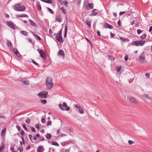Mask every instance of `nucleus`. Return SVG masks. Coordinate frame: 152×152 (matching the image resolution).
<instances>
[{
  "label": "nucleus",
  "mask_w": 152,
  "mask_h": 152,
  "mask_svg": "<svg viewBox=\"0 0 152 152\" xmlns=\"http://www.w3.org/2000/svg\"><path fill=\"white\" fill-rule=\"evenodd\" d=\"M135 21L134 20L131 23V26H132L133 25H134V22H135Z\"/></svg>",
  "instance_id": "obj_64"
},
{
  "label": "nucleus",
  "mask_w": 152,
  "mask_h": 152,
  "mask_svg": "<svg viewBox=\"0 0 152 152\" xmlns=\"http://www.w3.org/2000/svg\"><path fill=\"white\" fill-rule=\"evenodd\" d=\"M62 31L61 30L58 33L55 34H54L56 35V39L58 41L60 42H63V37L62 36Z\"/></svg>",
  "instance_id": "obj_4"
},
{
  "label": "nucleus",
  "mask_w": 152,
  "mask_h": 152,
  "mask_svg": "<svg viewBox=\"0 0 152 152\" xmlns=\"http://www.w3.org/2000/svg\"><path fill=\"white\" fill-rule=\"evenodd\" d=\"M120 39L124 42L127 40V39H125L121 37H120Z\"/></svg>",
  "instance_id": "obj_45"
},
{
  "label": "nucleus",
  "mask_w": 152,
  "mask_h": 152,
  "mask_svg": "<svg viewBox=\"0 0 152 152\" xmlns=\"http://www.w3.org/2000/svg\"><path fill=\"white\" fill-rule=\"evenodd\" d=\"M65 34L64 35V37H65L66 36V31H67V27L66 26H65Z\"/></svg>",
  "instance_id": "obj_50"
},
{
  "label": "nucleus",
  "mask_w": 152,
  "mask_h": 152,
  "mask_svg": "<svg viewBox=\"0 0 152 152\" xmlns=\"http://www.w3.org/2000/svg\"><path fill=\"white\" fill-rule=\"evenodd\" d=\"M130 102L134 104H136L137 103V101L136 99L133 97H130L129 99Z\"/></svg>",
  "instance_id": "obj_11"
},
{
  "label": "nucleus",
  "mask_w": 152,
  "mask_h": 152,
  "mask_svg": "<svg viewBox=\"0 0 152 152\" xmlns=\"http://www.w3.org/2000/svg\"><path fill=\"white\" fill-rule=\"evenodd\" d=\"M21 139L23 141V144L24 145H25V140H24V139L23 138V137L22 136H21Z\"/></svg>",
  "instance_id": "obj_46"
},
{
  "label": "nucleus",
  "mask_w": 152,
  "mask_h": 152,
  "mask_svg": "<svg viewBox=\"0 0 152 152\" xmlns=\"http://www.w3.org/2000/svg\"><path fill=\"white\" fill-rule=\"evenodd\" d=\"M93 4L92 3H89L86 5V8L88 10H89L93 9Z\"/></svg>",
  "instance_id": "obj_10"
},
{
  "label": "nucleus",
  "mask_w": 152,
  "mask_h": 152,
  "mask_svg": "<svg viewBox=\"0 0 152 152\" xmlns=\"http://www.w3.org/2000/svg\"><path fill=\"white\" fill-rule=\"evenodd\" d=\"M107 57L111 61H114L115 60V58H113L112 56L110 55H107Z\"/></svg>",
  "instance_id": "obj_29"
},
{
  "label": "nucleus",
  "mask_w": 152,
  "mask_h": 152,
  "mask_svg": "<svg viewBox=\"0 0 152 152\" xmlns=\"http://www.w3.org/2000/svg\"><path fill=\"white\" fill-rule=\"evenodd\" d=\"M61 10H62V12L64 14H66V10L65 9L64 7H62Z\"/></svg>",
  "instance_id": "obj_32"
},
{
  "label": "nucleus",
  "mask_w": 152,
  "mask_h": 152,
  "mask_svg": "<svg viewBox=\"0 0 152 152\" xmlns=\"http://www.w3.org/2000/svg\"><path fill=\"white\" fill-rule=\"evenodd\" d=\"M147 78L149 79L150 77V74L148 73H146L145 74Z\"/></svg>",
  "instance_id": "obj_43"
},
{
  "label": "nucleus",
  "mask_w": 152,
  "mask_h": 152,
  "mask_svg": "<svg viewBox=\"0 0 152 152\" xmlns=\"http://www.w3.org/2000/svg\"><path fill=\"white\" fill-rule=\"evenodd\" d=\"M5 146V144L4 143H2L0 146V152L2 151Z\"/></svg>",
  "instance_id": "obj_23"
},
{
  "label": "nucleus",
  "mask_w": 152,
  "mask_h": 152,
  "mask_svg": "<svg viewBox=\"0 0 152 152\" xmlns=\"http://www.w3.org/2000/svg\"><path fill=\"white\" fill-rule=\"evenodd\" d=\"M39 140L40 141H43L44 140V137L42 136V137H39Z\"/></svg>",
  "instance_id": "obj_53"
},
{
  "label": "nucleus",
  "mask_w": 152,
  "mask_h": 152,
  "mask_svg": "<svg viewBox=\"0 0 152 152\" xmlns=\"http://www.w3.org/2000/svg\"><path fill=\"white\" fill-rule=\"evenodd\" d=\"M145 43V40H141L140 41H133L131 43V44L133 45L136 46H142L144 45Z\"/></svg>",
  "instance_id": "obj_2"
},
{
  "label": "nucleus",
  "mask_w": 152,
  "mask_h": 152,
  "mask_svg": "<svg viewBox=\"0 0 152 152\" xmlns=\"http://www.w3.org/2000/svg\"><path fill=\"white\" fill-rule=\"evenodd\" d=\"M37 50L41 56L42 58L44 59H46V58L47 57L45 55V53L42 50L38 49Z\"/></svg>",
  "instance_id": "obj_7"
},
{
  "label": "nucleus",
  "mask_w": 152,
  "mask_h": 152,
  "mask_svg": "<svg viewBox=\"0 0 152 152\" xmlns=\"http://www.w3.org/2000/svg\"><path fill=\"white\" fill-rule=\"evenodd\" d=\"M134 143V142L132 141L129 140V145H131L132 144H133Z\"/></svg>",
  "instance_id": "obj_48"
},
{
  "label": "nucleus",
  "mask_w": 152,
  "mask_h": 152,
  "mask_svg": "<svg viewBox=\"0 0 152 152\" xmlns=\"http://www.w3.org/2000/svg\"><path fill=\"white\" fill-rule=\"evenodd\" d=\"M15 10L19 11H23L25 10V7L23 6H20V4H17L13 6Z\"/></svg>",
  "instance_id": "obj_3"
},
{
  "label": "nucleus",
  "mask_w": 152,
  "mask_h": 152,
  "mask_svg": "<svg viewBox=\"0 0 152 152\" xmlns=\"http://www.w3.org/2000/svg\"><path fill=\"white\" fill-rule=\"evenodd\" d=\"M121 67H117L116 68V70L118 72H119L121 70Z\"/></svg>",
  "instance_id": "obj_41"
},
{
  "label": "nucleus",
  "mask_w": 152,
  "mask_h": 152,
  "mask_svg": "<svg viewBox=\"0 0 152 152\" xmlns=\"http://www.w3.org/2000/svg\"><path fill=\"white\" fill-rule=\"evenodd\" d=\"M6 43L7 46L11 50L13 49L12 44V42L9 40H7L6 42Z\"/></svg>",
  "instance_id": "obj_9"
},
{
  "label": "nucleus",
  "mask_w": 152,
  "mask_h": 152,
  "mask_svg": "<svg viewBox=\"0 0 152 152\" xmlns=\"http://www.w3.org/2000/svg\"><path fill=\"white\" fill-rule=\"evenodd\" d=\"M51 121H48L47 122V126L51 125Z\"/></svg>",
  "instance_id": "obj_42"
},
{
  "label": "nucleus",
  "mask_w": 152,
  "mask_h": 152,
  "mask_svg": "<svg viewBox=\"0 0 152 152\" xmlns=\"http://www.w3.org/2000/svg\"><path fill=\"white\" fill-rule=\"evenodd\" d=\"M29 21L30 22V24L32 26H34L35 28L37 27V26L36 24L33 22L32 20L31 19L29 20Z\"/></svg>",
  "instance_id": "obj_14"
},
{
  "label": "nucleus",
  "mask_w": 152,
  "mask_h": 152,
  "mask_svg": "<svg viewBox=\"0 0 152 152\" xmlns=\"http://www.w3.org/2000/svg\"><path fill=\"white\" fill-rule=\"evenodd\" d=\"M0 118L4 119L5 118V117L4 115H0Z\"/></svg>",
  "instance_id": "obj_57"
},
{
  "label": "nucleus",
  "mask_w": 152,
  "mask_h": 152,
  "mask_svg": "<svg viewBox=\"0 0 152 152\" xmlns=\"http://www.w3.org/2000/svg\"><path fill=\"white\" fill-rule=\"evenodd\" d=\"M128 56L127 55H125V60L126 61H127L128 60Z\"/></svg>",
  "instance_id": "obj_49"
},
{
  "label": "nucleus",
  "mask_w": 152,
  "mask_h": 152,
  "mask_svg": "<svg viewBox=\"0 0 152 152\" xmlns=\"http://www.w3.org/2000/svg\"><path fill=\"white\" fill-rule=\"evenodd\" d=\"M79 111L80 113L83 114L84 113V111L82 107L79 109Z\"/></svg>",
  "instance_id": "obj_33"
},
{
  "label": "nucleus",
  "mask_w": 152,
  "mask_h": 152,
  "mask_svg": "<svg viewBox=\"0 0 152 152\" xmlns=\"http://www.w3.org/2000/svg\"><path fill=\"white\" fill-rule=\"evenodd\" d=\"M142 96H143V97L148 99H151V98L150 97L149 95L147 94H142Z\"/></svg>",
  "instance_id": "obj_20"
},
{
  "label": "nucleus",
  "mask_w": 152,
  "mask_h": 152,
  "mask_svg": "<svg viewBox=\"0 0 152 152\" xmlns=\"http://www.w3.org/2000/svg\"><path fill=\"white\" fill-rule=\"evenodd\" d=\"M91 21L90 20H87L86 21V24L88 26L89 28L91 27Z\"/></svg>",
  "instance_id": "obj_22"
},
{
  "label": "nucleus",
  "mask_w": 152,
  "mask_h": 152,
  "mask_svg": "<svg viewBox=\"0 0 152 152\" xmlns=\"http://www.w3.org/2000/svg\"><path fill=\"white\" fill-rule=\"evenodd\" d=\"M12 51L17 56L19 57L20 56V54L19 53V52L15 48L13 49Z\"/></svg>",
  "instance_id": "obj_15"
},
{
  "label": "nucleus",
  "mask_w": 152,
  "mask_h": 152,
  "mask_svg": "<svg viewBox=\"0 0 152 152\" xmlns=\"http://www.w3.org/2000/svg\"><path fill=\"white\" fill-rule=\"evenodd\" d=\"M146 37V35L145 34H143L141 36V37L142 39H145Z\"/></svg>",
  "instance_id": "obj_35"
},
{
  "label": "nucleus",
  "mask_w": 152,
  "mask_h": 152,
  "mask_svg": "<svg viewBox=\"0 0 152 152\" xmlns=\"http://www.w3.org/2000/svg\"><path fill=\"white\" fill-rule=\"evenodd\" d=\"M58 54L61 55L63 57L64 56V53L61 50H59Z\"/></svg>",
  "instance_id": "obj_26"
},
{
  "label": "nucleus",
  "mask_w": 152,
  "mask_h": 152,
  "mask_svg": "<svg viewBox=\"0 0 152 152\" xmlns=\"http://www.w3.org/2000/svg\"><path fill=\"white\" fill-rule=\"evenodd\" d=\"M45 82L47 89H51L53 85L52 78L49 77H47Z\"/></svg>",
  "instance_id": "obj_1"
},
{
  "label": "nucleus",
  "mask_w": 152,
  "mask_h": 152,
  "mask_svg": "<svg viewBox=\"0 0 152 152\" xmlns=\"http://www.w3.org/2000/svg\"><path fill=\"white\" fill-rule=\"evenodd\" d=\"M50 142L52 145H54L57 146H59V145L58 144V143L57 142H56L52 141L51 142Z\"/></svg>",
  "instance_id": "obj_31"
},
{
  "label": "nucleus",
  "mask_w": 152,
  "mask_h": 152,
  "mask_svg": "<svg viewBox=\"0 0 152 152\" xmlns=\"http://www.w3.org/2000/svg\"><path fill=\"white\" fill-rule=\"evenodd\" d=\"M104 27L105 28H109L110 29H112L113 27L112 25H110L106 22L104 23Z\"/></svg>",
  "instance_id": "obj_13"
},
{
  "label": "nucleus",
  "mask_w": 152,
  "mask_h": 152,
  "mask_svg": "<svg viewBox=\"0 0 152 152\" xmlns=\"http://www.w3.org/2000/svg\"><path fill=\"white\" fill-rule=\"evenodd\" d=\"M17 17H20V18H22V17L28 18V16L26 14H23V15H17Z\"/></svg>",
  "instance_id": "obj_19"
},
{
  "label": "nucleus",
  "mask_w": 152,
  "mask_h": 152,
  "mask_svg": "<svg viewBox=\"0 0 152 152\" xmlns=\"http://www.w3.org/2000/svg\"><path fill=\"white\" fill-rule=\"evenodd\" d=\"M41 102L43 104H45L46 103V100L45 99H42L41 100Z\"/></svg>",
  "instance_id": "obj_37"
},
{
  "label": "nucleus",
  "mask_w": 152,
  "mask_h": 152,
  "mask_svg": "<svg viewBox=\"0 0 152 152\" xmlns=\"http://www.w3.org/2000/svg\"><path fill=\"white\" fill-rule=\"evenodd\" d=\"M29 136V138L30 139V140H31V138H32V136L30 134H29L28 135Z\"/></svg>",
  "instance_id": "obj_62"
},
{
  "label": "nucleus",
  "mask_w": 152,
  "mask_h": 152,
  "mask_svg": "<svg viewBox=\"0 0 152 152\" xmlns=\"http://www.w3.org/2000/svg\"><path fill=\"white\" fill-rule=\"evenodd\" d=\"M96 10L94 9L92 10V13H91L90 15V16H94L96 15L97 14V12H94L95 10Z\"/></svg>",
  "instance_id": "obj_18"
},
{
  "label": "nucleus",
  "mask_w": 152,
  "mask_h": 152,
  "mask_svg": "<svg viewBox=\"0 0 152 152\" xmlns=\"http://www.w3.org/2000/svg\"><path fill=\"white\" fill-rule=\"evenodd\" d=\"M56 21L61 22L62 19L61 18L60 16L59 15H57L56 18Z\"/></svg>",
  "instance_id": "obj_16"
},
{
  "label": "nucleus",
  "mask_w": 152,
  "mask_h": 152,
  "mask_svg": "<svg viewBox=\"0 0 152 152\" xmlns=\"http://www.w3.org/2000/svg\"><path fill=\"white\" fill-rule=\"evenodd\" d=\"M125 12H120L119 13V15H122L124 14Z\"/></svg>",
  "instance_id": "obj_61"
},
{
  "label": "nucleus",
  "mask_w": 152,
  "mask_h": 152,
  "mask_svg": "<svg viewBox=\"0 0 152 152\" xmlns=\"http://www.w3.org/2000/svg\"><path fill=\"white\" fill-rule=\"evenodd\" d=\"M97 35H98V36H99V37H101V34H100V32L99 31H97Z\"/></svg>",
  "instance_id": "obj_55"
},
{
  "label": "nucleus",
  "mask_w": 152,
  "mask_h": 152,
  "mask_svg": "<svg viewBox=\"0 0 152 152\" xmlns=\"http://www.w3.org/2000/svg\"><path fill=\"white\" fill-rule=\"evenodd\" d=\"M145 56L143 52L141 53L139 56V60L141 63H143L145 62Z\"/></svg>",
  "instance_id": "obj_8"
},
{
  "label": "nucleus",
  "mask_w": 152,
  "mask_h": 152,
  "mask_svg": "<svg viewBox=\"0 0 152 152\" xmlns=\"http://www.w3.org/2000/svg\"><path fill=\"white\" fill-rule=\"evenodd\" d=\"M23 128L26 131L27 130V128L25 126V125H23Z\"/></svg>",
  "instance_id": "obj_54"
},
{
  "label": "nucleus",
  "mask_w": 152,
  "mask_h": 152,
  "mask_svg": "<svg viewBox=\"0 0 152 152\" xmlns=\"http://www.w3.org/2000/svg\"><path fill=\"white\" fill-rule=\"evenodd\" d=\"M23 83L25 84L28 85L29 84V82L27 80H23L22 81Z\"/></svg>",
  "instance_id": "obj_34"
},
{
  "label": "nucleus",
  "mask_w": 152,
  "mask_h": 152,
  "mask_svg": "<svg viewBox=\"0 0 152 152\" xmlns=\"http://www.w3.org/2000/svg\"><path fill=\"white\" fill-rule=\"evenodd\" d=\"M48 92L46 91H42L38 94V96L41 98H45L47 97Z\"/></svg>",
  "instance_id": "obj_6"
},
{
  "label": "nucleus",
  "mask_w": 152,
  "mask_h": 152,
  "mask_svg": "<svg viewBox=\"0 0 152 152\" xmlns=\"http://www.w3.org/2000/svg\"><path fill=\"white\" fill-rule=\"evenodd\" d=\"M35 127L38 130H39L40 129V128L39 127V125L38 124H35Z\"/></svg>",
  "instance_id": "obj_36"
},
{
  "label": "nucleus",
  "mask_w": 152,
  "mask_h": 152,
  "mask_svg": "<svg viewBox=\"0 0 152 152\" xmlns=\"http://www.w3.org/2000/svg\"><path fill=\"white\" fill-rule=\"evenodd\" d=\"M45 137L47 139H50L52 137V136L51 134L49 133H47L45 135Z\"/></svg>",
  "instance_id": "obj_25"
},
{
  "label": "nucleus",
  "mask_w": 152,
  "mask_h": 152,
  "mask_svg": "<svg viewBox=\"0 0 152 152\" xmlns=\"http://www.w3.org/2000/svg\"><path fill=\"white\" fill-rule=\"evenodd\" d=\"M20 33L25 36H27V32L26 31H20Z\"/></svg>",
  "instance_id": "obj_30"
},
{
  "label": "nucleus",
  "mask_w": 152,
  "mask_h": 152,
  "mask_svg": "<svg viewBox=\"0 0 152 152\" xmlns=\"http://www.w3.org/2000/svg\"><path fill=\"white\" fill-rule=\"evenodd\" d=\"M42 148L41 146H39L37 148V151L38 152H42Z\"/></svg>",
  "instance_id": "obj_28"
},
{
  "label": "nucleus",
  "mask_w": 152,
  "mask_h": 152,
  "mask_svg": "<svg viewBox=\"0 0 152 152\" xmlns=\"http://www.w3.org/2000/svg\"><path fill=\"white\" fill-rule=\"evenodd\" d=\"M7 23L8 26L10 28H12L13 29H15V26L13 24L10 22H7Z\"/></svg>",
  "instance_id": "obj_12"
},
{
  "label": "nucleus",
  "mask_w": 152,
  "mask_h": 152,
  "mask_svg": "<svg viewBox=\"0 0 152 152\" xmlns=\"http://www.w3.org/2000/svg\"><path fill=\"white\" fill-rule=\"evenodd\" d=\"M137 31L138 34H140L142 32V31L140 29H137Z\"/></svg>",
  "instance_id": "obj_47"
},
{
  "label": "nucleus",
  "mask_w": 152,
  "mask_h": 152,
  "mask_svg": "<svg viewBox=\"0 0 152 152\" xmlns=\"http://www.w3.org/2000/svg\"><path fill=\"white\" fill-rule=\"evenodd\" d=\"M41 122L42 123L44 124L45 122V120L44 118H42L41 119Z\"/></svg>",
  "instance_id": "obj_51"
},
{
  "label": "nucleus",
  "mask_w": 152,
  "mask_h": 152,
  "mask_svg": "<svg viewBox=\"0 0 152 152\" xmlns=\"http://www.w3.org/2000/svg\"><path fill=\"white\" fill-rule=\"evenodd\" d=\"M117 23H118V26H121V22L120 21V20H119L118 21Z\"/></svg>",
  "instance_id": "obj_58"
},
{
  "label": "nucleus",
  "mask_w": 152,
  "mask_h": 152,
  "mask_svg": "<svg viewBox=\"0 0 152 152\" xmlns=\"http://www.w3.org/2000/svg\"><path fill=\"white\" fill-rule=\"evenodd\" d=\"M59 108L63 110H66L69 111L70 110V107H69L67 106L66 102H64L63 105L61 104H59Z\"/></svg>",
  "instance_id": "obj_5"
},
{
  "label": "nucleus",
  "mask_w": 152,
  "mask_h": 152,
  "mask_svg": "<svg viewBox=\"0 0 152 152\" xmlns=\"http://www.w3.org/2000/svg\"><path fill=\"white\" fill-rule=\"evenodd\" d=\"M36 5L37 7L38 10H41V7L39 2H38L37 3Z\"/></svg>",
  "instance_id": "obj_24"
},
{
  "label": "nucleus",
  "mask_w": 152,
  "mask_h": 152,
  "mask_svg": "<svg viewBox=\"0 0 152 152\" xmlns=\"http://www.w3.org/2000/svg\"><path fill=\"white\" fill-rule=\"evenodd\" d=\"M75 107L78 108V109H79L81 108L82 107L79 104H76L75 105Z\"/></svg>",
  "instance_id": "obj_40"
},
{
  "label": "nucleus",
  "mask_w": 152,
  "mask_h": 152,
  "mask_svg": "<svg viewBox=\"0 0 152 152\" xmlns=\"http://www.w3.org/2000/svg\"><path fill=\"white\" fill-rule=\"evenodd\" d=\"M30 119L28 118L26 120V123L29 124L30 123Z\"/></svg>",
  "instance_id": "obj_39"
},
{
  "label": "nucleus",
  "mask_w": 152,
  "mask_h": 152,
  "mask_svg": "<svg viewBox=\"0 0 152 152\" xmlns=\"http://www.w3.org/2000/svg\"><path fill=\"white\" fill-rule=\"evenodd\" d=\"M70 148H68L67 149H66L65 150V152H69L70 151Z\"/></svg>",
  "instance_id": "obj_59"
},
{
  "label": "nucleus",
  "mask_w": 152,
  "mask_h": 152,
  "mask_svg": "<svg viewBox=\"0 0 152 152\" xmlns=\"http://www.w3.org/2000/svg\"><path fill=\"white\" fill-rule=\"evenodd\" d=\"M6 131V128L3 129L1 132V135L2 137H3L5 134Z\"/></svg>",
  "instance_id": "obj_21"
},
{
  "label": "nucleus",
  "mask_w": 152,
  "mask_h": 152,
  "mask_svg": "<svg viewBox=\"0 0 152 152\" xmlns=\"http://www.w3.org/2000/svg\"><path fill=\"white\" fill-rule=\"evenodd\" d=\"M30 129H31V131L33 132H35V129L34 128L32 127H30Z\"/></svg>",
  "instance_id": "obj_44"
},
{
  "label": "nucleus",
  "mask_w": 152,
  "mask_h": 152,
  "mask_svg": "<svg viewBox=\"0 0 152 152\" xmlns=\"http://www.w3.org/2000/svg\"><path fill=\"white\" fill-rule=\"evenodd\" d=\"M64 4L65 5H66L68 4V2L67 1H64Z\"/></svg>",
  "instance_id": "obj_60"
},
{
  "label": "nucleus",
  "mask_w": 152,
  "mask_h": 152,
  "mask_svg": "<svg viewBox=\"0 0 152 152\" xmlns=\"http://www.w3.org/2000/svg\"><path fill=\"white\" fill-rule=\"evenodd\" d=\"M24 132L23 131V130H22L20 132V134L22 135H24Z\"/></svg>",
  "instance_id": "obj_56"
},
{
  "label": "nucleus",
  "mask_w": 152,
  "mask_h": 152,
  "mask_svg": "<svg viewBox=\"0 0 152 152\" xmlns=\"http://www.w3.org/2000/svg\"><path fill=\"white\" fill-rule=\"evenodd\" d=\"M80 2H81L80 0H77V2L78 5H79L80 4Z\"/></svg>",
  "instance_id": "obj_63"
},
{
  "label": "nucleus",
  "mask_w": 152,
  "mask_h": 152,
  "mask_svg": "<svg viewBox=\"0 0 152 152\" xmlns=\"http://www.w3.org/2000/svg\"><path fill=\"white\" fill-rule=\"evenodd\" d=\"M48 10L50 12V13L53 14H54V12L51 9L49 8H48Z\"/></svg>",
  "instance_id": "obj_38"
},
{
  "label": "nucleus",
  "mask_w": 152,
  "mask_h": 152,
  "mask_svg": "<svg viewBox=\"0 0 152 152\" xmlns=\"http://www.w3.org/2000/svg\"><path fill=\"white\" fill-rule=\"evenodd\" d=\"M41 1L47 3L51 4L52 2V0H41Z\"/></svg>",
  "instance_id": "obj_27"
},
{
  "label": "nucleus",
  "mask_w": 152,
  "mask_h": 152,
  "mask_svg": "<svg viewBox=\"0 0 152 152\" xmlns=\"http://www.w3.org/2000/svg\"><path fill=\"white\" fill-rule=\"evenodd\" d=\"M31 33L33 35L34 37L37 39V40H41V39L40 37L38 35L35 34L34 32H33L32 31L31 32Z\"/></svg>",
  "instance_id": "obj_17"
},
{
  "label": "nucleus",
  "mask_w": 152,
  "mask_h": 152,
  "mask_svg": "<svg viewBox=\"0 0 152 152\" xmlns=\"http://www.w3.org/2000/svg\"><path fill=\"white\" fill-rule=\"evenodd\" d=\"M32 62L33 64L36 65L37 66L39 64L36 62H35L34 60H32Z\"/></svg>",
  "instance_id": "obj_52"
}]
</instances>
